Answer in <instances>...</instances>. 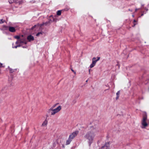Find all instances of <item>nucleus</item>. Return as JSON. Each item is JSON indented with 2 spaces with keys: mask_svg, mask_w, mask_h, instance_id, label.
Masks as SVG:
<instances>
[{
  "mask_svg": "<svg viewBox=\"0 0 149 149\" xmlns=\"http://www.w3.org/2000/svg\"><path fill=\"white\" fill-rule=\"evenodd\" d=\"M99 132L97 127H91L84 136V138L87 140L89 145L90 146L94 140L95 137Z\"/></svg>",
  "mask_w": 149,
  "mask_h": 149,
  "instance_id": "obj_1",
  "label": "nucleus"
},
{
  "mask_svg": "<svg viewBox=\"0 0 149 149\" xmlns=\"http://www.w3.org/2000/svg\"><path fill=\"white\" fill-rule=\"evenodd\" d=\"M55 106H53L48 110V112L51 113L52 115H54L56 113L59 112L61 109V106H58L56 108L53 109Z\"/></svg>",
  "mask_w": 149,
  "mask_h": 149,
  "instance_id": "obj_2",
  "label": "nucleus"
},
{
  "mask_svg": "<svg viewBox=\"0 0 149 149\" xmlns=\"http://www.w3.org/2000/svg\"><path fill=\"white\" fill-rule=\"evenodd\" d=\"M147 117L146 116H144L141 121L142 126V128H145L148 125V124L147 123Z\"/></svg>",
  "mask_w": 149,
  "mask_h": 149,
  "instance_id": "obj_3",
  "label": "nucleus"
},
{
  "mask_svg": "<svg viewBox=\"0 0 149 149\" xmlns=\"http://www.w3.org/2000/svg\"><path fill=\"white\" fill-rule=\"evenodd\" d=\"M25 38H20L15 43L16 44H21L23 43H25V44H26V42H25Z\"/></svg>",
  "mask_w": 149,
  "mask_h": 149,
  "instance_id": "obj_4",
  "label": "nucleus"
},
{
  "mask_svg": "<svg viewBox=\"0 0 149 149\" xmlns=\"http://www.w3.org/2000/svg\"><path fill=\"white\" fill-rule=\"evenodd\" d=\"M95 57H93L92 59V63L90 65V67L91 68L93 67L95 65L96 63V61H95V59H96Z\"/></svg>",
  "mask_w": 149,
  "mask_h": 149,
  "instance_id": "obj_5",
  "label": "nucleus"
},
{
  "mask_svg": "<svg viewBox=\"0 0 149 149\" xmlns=\"http://www.w3.org/2000/svg\"><path fill=\"white\" fill-rule=\"evenodd\" d=\"M22 0H9V2L10 3H11L13 2H15L17 3L20 4L21 3Z\"/></svg>",
  "mask_w": 149,
  "mask_h": 149,
  "instance_id": "obj_6",
  "label": "nucleus"
},
{
  "mask_svg": "<svg viewBox=\"0 0 149 149\" xmlns=\"http://www.w3.org/2000/svg\"><path fill=\"white\" fill-rule=\"evenodd\" d=\"M109 143H107L105 145L102 147L101 149H109Z\"/></svg>",
  "mask_w": 149,
  "mask_h": 149,
  "instance_id": "obj_7",
  "label": "nucleus"
},
{
  "mask_svg": "<svg viewBox=\"0 0 149 149\" xmlns=\"http://www.w3.org/2000/svg\"><path fill=\"white\" fill-rule=\"evenodd\" d=\"M78 134V132H75L73 133L72 134L70 135L69 137L72 139L76 136Z\"/></svg>",
  "mask_w": 149,
  "mask_h": 149,
  "instance_id": "obj_8",
  "label": "nucleus"
},
{
  "mask_svg": "<svg viewBox=\"0 0 149 149\" xmlns=\"http://www.w3.org/2000/svg\"><path fill=\"white\" fill-rule=\"evenodd\" d=\"M48 121L47 120L45 119L43 122L41 126L42 127H46L47 126V124Z\"/></svg>",
  "mask_w": 149,
  "mask_h": 149,
  "instance_id": "obj_9",
  "label": "nucleus"
},
{
  "mask_svg": "<svg viewBox=\"0 0 149 149\" xmlns=\"http://www.w3.org/2000/svg\"><path fill=\"white\" fill-rule=\"evenodd\" d=\"M27 39L29 41H31L33 40L34 39V38L33 36L30 35L27 37Z\"/></svg>",
  "mask_w": 149,
  "mask_h": 149,
  "instance_id": "obj_10",
  "label": "nucleus"
},
{
  "mask_svg": "<svg viewBox=\"0 0 149 149\" xmlns=\"http://www.w3.org/2000/svg\"><path fill=\"white\" fill-rule=\"evenodd\" d=\"M9 31L11 32H13L15 31V29L14 27H9Z\"/></svg>",
  "mask_w": 149,
  "mask_h": 149,
  "instance_id": "obj_11",
  "label": "nucleus"
},
{
  "mask_svg": "<svg viewBox=\"0 0 149 149\" xmlns=\"http://www.w3.org/2000/svg\"><path fill=\"white\" fill-rule=\"evenodd\" d=\"M72 139L71 138H70V137H69V139H68V140L66 142V144L67 145H68L70 144V143L71 142V141H72Z\"/></svg>",
  "mask_w": 149,
  "mask_h": 149,
  "instance_id": "obj_12",
  "label": "nucleus"
},
{
  "mask_svg": "<svg viewBox=\"0 0 149 149\" xmlns=\"http://www.w3.org/2000/svg\"><path fill=\"white\" fill-rule=\"evenodd\" d=\"M120 91H118L117 93H116V100H118V98H119V95L120 94Z\"/></svg>",
  "mask_w": 149,
  "mask_h": 149,
  "instance_id": "obj_13",
  "label": "nucleus"
},
{
  "mask_svg": "<svg viewBox=\"0 0 149 149\" xmlns=\"http://www.w3.org/2000/svg\"><path fill=\"white\" fill-rule=\"evenodd\" d=\"M61 14V10H58L57 13V15H60Z\"/></svg>",
  "mask_w": 149,
  "mask_h": 149,
  "instance_id": "obj_14",
  "label": "nucleus"
},
{
  "mask_svg": "<svg viewBox=\"0 0 149 149\" xmlns=\"http://www.w3.org/2000/svg\"><path fill=\"white\" fill-rule=\"evenodd\" d=\"M14 38H16V39H17L18 40H19L20 38H21V37H20L19 36H14Z\"/></svg>",
  "mask_w": 149,
  "mask_h": 149,
  "instance_id": "obj_15",
  "label": "nucleus"
},
{
  "mask_svg": "<svg viewBox=\"0 0 149 149\" xmlns=\"http://www.w3.org/2000/svg\"><path fill=\"white\" fill-rule=\"evenodd\" d=\"M40 35H42V32H39V33H37L36 35V36H39Z\"/></svg>",
  "mask_w": 149,
  "mask_h": 149,
  "instance_id": "obj_16",
  "label": "nucleus"
},
{
  "mask_svg": "<svg viewBox=\"0 0 149 149\" xmlns=\"http://www.w3.org/2000/svg\"><path fill=\"white\" fill-rule=\"evenodd\" d=\"M3 19H1L0 21V24H2L3 23Z\"/></svg>",
  "mask_w": 149,
  "mask_h": 149,
  "instance_id": "obj_17",
  "label": "nucleus"
},
{
  "mask_svg": "<svg viewBox=\"0 0 149 149\" xmlns=\"http://www.w3.org/2000/svg\"><path fill=\"white\" fill-rule=\"evenodd\" d=\"M100 59V58L99 57H98L97 58V59L96 60V59H95V61H96V62L98 61H99Z\"/></svg>",
  "mask_w": 149,
  "mask_h": 149,
  "instance_id": "obj_18",
  "label": "nucleus"
},
{
  "mask_svg": "<svg viewBox=\"0 0 149 149\" xmlns=\"http://www.w3.org/2000/svg\"><path fill=\"white\" fill-rule=\"evenodd\" d=\"M20 45H19L18 46H15V47H13V48H17V47H20Z\"/></svg>",
  "mask_w": 149,
  "mask_h": 149,
  "instance_id": "obj_19",
  "label": "nucleus"
},
{
  "mask_svg": "<svg viewBox=\"0 0 149 149\" xmlns=\"http://www.w3.org/2000/svg\"><path fill=\"white\" fill-rule=\"evenodd\" d=\"M3 64L0 63V67H3L2 66Z\"/></svg>",
  "mask_w": 149,
  "mask_h": 149,
  "instance_id": "obj_20",
  "label": "nucleus"
},
{
  "mask_svg": "<svg viewBox=\"0 0 149 149\" xmlns=\"http://www.w3.org/2000/svg\"><path fill=\"white\" fill-rule=\"evenodd\" d=\"M71 70L74 73L76 74V72L74 71L72 69H71Z\"/></svg>",
  "mask_w": 149,
  "mask_h": 149,
  "instance_id": "obj_21",
  "label": "nucleus"
},
{
  "mask_svg": "<svg viewBox=\"0 0 149 149\" xmlns=\"http://www.w3.org/2000/svg\"><path fill=\"white\" fill-rule=\"evenodd\" d=\"M20 37H21V38H23V35H22L20 36Z\"/></svg>",
  "mask_w": 149,
  "mask_h": 149,
  "instance_id": "obj_22",
  "label": "nucleus"
},
{
  "mask_svg": "<svg viewBox=\"0 0 149 149\" xmlns=\"http://www.w3.org/2000/svg\"><path fill=\"white\" fill-rule=\"evenodd\" d=\"M138 10V9H137V8H136V9H135V11H136L137 10Z\"/></svg>",
  "mask_w": 149,
  "mask_h": 149,
  "instance_id": "obj_23",
  "label": "nucleus"
},
{
  "mask_svg": "<svg viewBox=\"0 0 149 149\" xmlns=\"http://www.w3.org/2000/svg\"><path fill=\"white\" fill-rule=\"evenodd\" d=\"M90 70H89V73H90Z\"/></svg>",
  "mask_w": 149,
  "mask_h": 149,
  "instance_id": "obj_24",
  "label": "nucleus"
},
{
  "mask_svg": "<svg viewBox=\"0 0 149 149\" xmlns=\"http://www.w3.org/2000/svg\"><path fill=\"white\" fill-rule=\"evenodd\" d=\"M134 22H136V21H135V20H134Z\"/></svg>",
  "mask_w": 149,
  "mask_h": 149,
  "instance_id": "obj_25",
  "label": "nucleus"
},
{
  "mask_svg": "<svg viewBox=\"0 0 149 149\" xmlns=\"http://www.w3.org/2000/svg\"><path fill=\"white\" fill-rule=\"evenodd\" d=\"M146 10L147 11H148V9H146Z\"/></svg>",
  "mask_w": 149,
  "mask_h": 149,
  "instance_id": "obj_26",
  "label": "nucleus"
},
{
  "mask_svg": "<svg viewBox=\"0 0 149 149\" xmlns=\"http://www.w3.org/2000/svg\"><path fill=\"white\" fill-rule=\"evenodd\" d=\"M53 21H55V20L54 19H53Z\"/></svg>",
  "mask_w": 149,
  "mask_h": 149,
  "instance_id": "obj_27",
  "label": "nucleus"
},
{
  "mask_svg": "<svg viewBox=\"0 0 149 149\" xmlns=\"http://www.w3.org/2000/svg\"><path fill=\"white\" fill-rule=\"evenodd\" d=\"M52 17V16H50V17Z\"/></svg>",
  "mask_w": 149,
  "mask_h": 149,
  "instance_id": "obj_28",
  "label": "nucleus"
}]
</instances>
